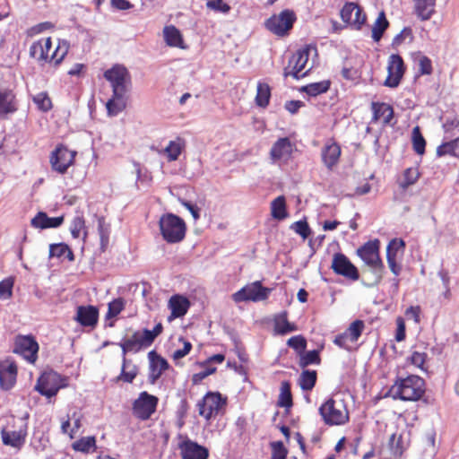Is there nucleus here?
<instances>
[{
    "label": "nucleus",
    "mask_w": 459,
    "mask_h": 459,
    "mask_svg": "<svg viewBox=\"0 0 459 459\" xmlns=\"http://www.w3.org/2000/svg\"><path fill=\"white\" fill-rule=\"evenodd\" d=\"M330 85L331 82L329 80H324L305 85L300 89V91L307 93L308 96L316 97L326 92L330 89Z\"/></svg>",
    "instance_id": "nucleus-40"
},
{
    "label": "nucleus",
    "mask_w": 459,
    "mask_h": 459,
    "mask_svg": "<svg viewBox=\"0 0 459 459\" xmlns=\"http://www.w3.org/2000/svg\"><path fill=\"white\" fill-rule=\"evenodd\" d=\"M122 358L121 373L117 376V381L132 383L138 374V368L132 360L127 359L126 357Z\"/></svg>",
    "instance_id": "nucleus-31"
},
{
    "label": "nucleus",
    "mask_w": 459,
    "mask_h": 459,
    "mask_svg": "<svg viewBox=\"0 0 459 459\" xmlns=\"http://www.w3.org/2000/svg\"><path fill=\"white\" fill-rule=\"evenodd\" d=\"M317 374L316 370H303L299 377V386L304 391H310L316 383Z\"/></svg>",
    "instance_id": "nucleus-42"
},
{
    "label": "nucleus",
    "mask_w": 459,
    "mask_h": 459,
    "mask_svg": "<svg viewBox=\"0 0 459 459\" xmlns=\"http://www.w3.org/2000/svg\"><path fill=\"white\" fill-rule=\"evenodd\" d=\"M13 282L11 279L0 281V299H8L12 296Z\"/></svg>",
    "instance_id": "nucleus-61"
},
{
    "label": "nucleus",
    "mask_w": 459,
    "mask_h": 459,
    "mask_svg": "<svg viewBox=\"0 0 459 459\" xmlns=\"http://www.w3.org/2000/svg\"><path fill=\"white\" fill-rule=\"evenodd\" d=\"M311 54L317 55V49L315 46L307 45L297 50L289 59L288 65L284 68L283 76L285 78L291 76L299 80L307 75V72L312 68L310 66L306 72L308 59Z\"/></svg>",
    "instance_id": "nucleus-6"
},
{
    "label": "nucleus",
    "mask_w": 459,
    "mask_h": 459,
    "mask_svg": "<svg viewBox=\"0 0 459 459\" xmlns=\"http://www.w3.org/2000/svg\"><path fill=\"white\" fill-rule=\"evenodd\" d=\"M181 455L183 459H207L209 452L204 446L186 440L181 446Z\"/></svg>",
    "instance_id": "nucleus-25"
},
{
    "label": "nucleus",
    "mask_w": 459,
    "mask_h": 459,
    "mask_svg": "<svg viewBox=\"0 0 459 459\" xmlns=\"http://www.w3.org/2000/svg\"><path fill=\"white\" fill-rule=\"evenodd\" d=\"M367 20L366 14L363 13L362 8L357 4V8L354 10V15L351 22V27L354 30H360L365 24Z\"/></svg>",
    "instance_id": "nucleus-52"
},
{
    "label": "nucleus",
    "mask_w": 459,
    "mask_h": 459,
    "mask_svg": "<svg viewBox=\"0 0 459 459\" xmlns=\"http://www.w3.org/2000/svg\"><path fill=\"white\" fill-rule=\"evenodd\" d=\"M425 393V381L418 376H409L405 378H398L389 388L385 397L394 400L418 401Z\"/></svg>",
    "instance_id": "nucleus-2"
},
{
    "label": "nucleus",
    "mask_w": 459,
    "mask_h": 459,
    "mask_svg": "<svg viewBox=\"0 0 459 459\" xmlns=\"http://www.w3.org/2000/svg\"><path fill=\"white\" fill-rule=\"evenodd\" d=\"M159 227L163 239L169 244L181 242L186 236V226L183 219L173 213L161 215Z\"/></svg>",
    "instance_id": "nucleus-5"
},
{
    "label": "nucleus",
    "mask_w": 459,
    "mask_h": 459,
    "mask_svg": "<svg viewBox=\"0 0 459 459\" xmlns=\"http://www.w3.org/2000/svg\"><path fill=\"white\" fill-rule=\"evenodd\" d=\"M364 327V322L358 319L353 321L344 333L349 338L350 342H357L359 337L361 335Z\"/></svg>",
    "instance_id": "nucleus-48"
},
{
    "label": "nucleus",
    "mask_w": 459,
    "mask_h": 459,
    "mask_svg": "<svg viewBox=\"0 0 459 459\" xmlns=\"http://www.w3.org/2000/svg\"><path fill=\"white\" fill-rule=\"evenodd\" d=\"M14 351L22 354L29 361L34 362L37 358L39 345L33 337L21 336L16 340Z\"/></svg>",
    "instance_id": "nucleus-19"
},
{
    "label": "nucleus",
    "mask_w": 459,
    "mask_h": 459,
    "mask_svg": "<svg viewBox=\"0 0 459 459\" xmlns=\"http://www.w3.org/2000/svg\"><path fill=\"white\" fill-rule=\"evenodd\" d=\"M64 222V216L48 217L44 212H39L30 221V225L35 229L46 230L60 227Z\"/></svg>",
    "instance_id": "nucleus-23"
},
{
    "label": "nucleus",
    "mask_w": 459,
    "mask_h": 459,
    "mask_svg": "<svg viewBox=\"0 0 459 459\" xmlns=\"http://www.w3.org/2000/svg\"><path fill=\"white\" fill-rule=\"evenodd\" d=\"M404 70L405 68L403 58L397 54L391 55L389 56L387 65L388 75L384 85L390 88L397 87L403 78Z\"/></svg>",
    "instance_id": "nucleus-13"
},
{
    "label": "nucleus",
    "mask_w": 459,
    "mask_h": 459,
    "mask_svg": "<svg viewBox=\"0 0 459 459\" xmlns=\"http://www.w3.org/2000/svg\"><path fill=\"white\" fill-rule=\"evenodd\" d=\"M271 98V87L268 83L258 82L256 87L255 104L260 108H266Z\"/></svg>",
    "instance_id": "nucleus-35"
},
{
    "label": "nucleus",
    "mask_w": 459,
    "mask_h": 459,
    "mask_svg": "<svg viewBox=\"0 0 459 459\" xmlns=\"http://www.w3.org/2000/svg\"><path fill=\"white\" fill-rule=\"evenodd\" d=\"M296 20L292 11L283 10L279 15L270 17L266 22V28L277 36H284L292 28Z\"/></svg>",
    "instance_id": "nucleus-10"
},
{
    "label": "nucleus",
    "mask_w": 459,
    "mask_h": 459,
    "mask_svg": "<svg viewBox=\"0 0 459 459\" xmlns=\"http://www.w3.org/2000/svg\"><path fill=\"white\" fill-rule=\"evenodd\" d=\"M437 156L451 154L459 157V136L448 143H445L437 148Z\"/></svg>",
    "instance_id": "nucleus-46"
},
{
    "label": "nucleus",
    "mask_w": 459,
    "mask_h": 459,
    "mask_svg": "<svg viewBox=\"0 0 459 459\" xmlns=\"http://www.w3.org/2000/svg\"><path fill=\"white\" fill-rule=\"evenodd\" d=\"M224 404L225 402L220 394L208 393L197 404L199 414L210 419L213 414H217Z\"/></svg>",
    "instance_id": "nucleus-15"
},
{
    "label": "nucleus",
    "mask_w": 459,
    "mask_h": 459,
    "mask_svg": "<svg viewBox=\"0 0 459 459\" xmlns=\"http://www.w3.org/2000/svg\"><path fill=\"white\" fill-rule=\"evenodd\" d=\"M322 160L325 167L332 170L339 162L341 147L335 142L327 143L321 152Z\"/></svg>",
    "instance_id": "nucleus-26"
},
{
    "label": "nucleus",
    "mask_w": 459,
    "mask_h": 459,
    "mask_svg": "<svg viewBox=\"0 0 459 459\" xmlns=\"http://www.w3.org/2000/svg\"><path fill=\"white\" fill-rule=\"evenodd\" d=\"M125 307V303L122 299H116L108 303V312L106 314V319H111L116 317Z\"/></svg>",
    "instance_id": "nucleus-53"
},
{
    "label": "nucleus",
    "mask_w": 459,
    "mask_h": 459,
    "mask_svg": "<svg viewBox=\"0 0 459 459\" xmlns=\"http://www.w3.org/2000/svg\"><path fill=\"white\" fill-rule=\"evenodd\" d=\"M73 450L84 454H89L96 450V438L93 436L81 437L71 445Z\"/></svg>",
    "instance_id": "nucleus-33"
},
{
    "label": "nucleus",
    "mask_w": 459,
    "mask_h": 459,
    "mask_svg": "<svg viewBox=\"0 0 459 459\" xmlns=\"http://www.w3.org/2000/svg\"><path fill=\"white\" fill-rule=\"evenodd\" d=\"M190 307L188 299L181 295H173L169 300V307L171 310V315L169 316V321L178 317L184 316Z\"/></svg>",
    "instance_id": "nucleus-27"
},
{
    "label": "nucleus",
    "mask_w": 459,
    "mask_h": 459,
    "mask_svg": "<svg viewBox=\"0 0 459 459\" xmlns=\"http://www.w3.org/2000/svg\"><path fill=\"white\" fill-rule=\"evenodd\" d=\"M206 7L216 13L227 14L230 11V6L223 0H210L206 3Z\"/></svg>",
    "instance_id": "nucleus-55"
},
{
    "label": "nucleus",
    "mask_w": 459,
    "mask_h": 459,
    "mask_svg": "<svg viewBox=\"0 0 459 459\" xmlns=\"http://www.w3.org/2000/svg\"><path fill=\"white\" fill-rule=\"evenodd\" d=\"M289 347L296 350L299 354L303 352L307 346V341L302 335H296L290 337L287 341Z\"/></svg>",
    "instance_id": "nucleus-57"
},
{
    "label": "nucleus",
    "mask_w": 459,
    "mask_h": 459,
    "mask_svg": "<svg viewBox=\"0 0 459 459\" xmlns=\"http://www.w3.org/2000/svg\"><path fill=\"white\" fill-rule=\"evenodd\" d=\"M297 326L288 321L287 312L284 311L274 318V331L277 334L285 335L287 333L295 332Z\"/></svg>",
    "instance_id": "nucleus-32"
},
{
    "label": "nucleus",
    "mask_w": 459,
    "mask_h": 459,
    "mask_svg": "<svg viewBox=\"0 0 459 459\" xmlns=\"http://www.w3.org/2000/svg\"><path fill=\"white\" fill-rule=\"evenodd\" d=\"M185 148V141L178 137L176 140L170 141L166 148L163 150V152L167 154L168 160L169 161L177 160L181 154L183 149Z\"/></svg>",
    "instance_id": "nucleus-38"
},
{
    "label": "nucleus",
    "mask_w": 459,
    "mask_h": 459,
    "mask_svg": "<svg viewBox=\"0 0 459 459\" xmlns=\"http://www.w3.org/2000/svg\"><path fill=\"white\" fill-rule=\"evenodd\" d=\"M271 289L263 287L261 281H256L247 284L239 290L235 292L232 295V299L236 303L244 301L258 302L265 300L269 297Z\"/></svg>",
    "instance_id": "nucleus-9"
},
{
    "label": "nucleus",
    "mask_w": 459,
    "mask_h": 459,
    "mask_svg": "<svg viewBox=\"0 0 459 459\" xmlns=\"http://www.w3.org/2000/svg\"><path fill=\"white\" fill-rule=\"evenodd\" d=\"M163 36L167 45L183 48V39L180 31L173 25L166 26Z\"/></svg>",
    "instance_id": "nucleus-34"
},
{
    "label": "nucleus",
    "mask_w": 459,
    "mask_h": 459,
    "mask_svg": "<svg viewBox=\"0 0 459 459\" xmlns=\"http://www.w3.org/2000/svg\"><path fill=\"white\" fill-rule=\"evenodd\" d=\"M33 103L42 112L49 111L53 105L47 91H41L32 97Z\"/></svg>",
    "instance_id": "nucleus-47"
},
{
    "label": "nucleus",
    "mask_w": 459,
    "mask_h": 459,
    "mask_svg": "<svg viewBox=\"0 0 459 459\" xmlns=\"http://www.w3.org/2000/svg\"><path fill=\"white\" fill-rule=\"evenodd\" d=\"M357 8V4L353 2L346 3L341 10V19L343 22L351 25L354 10Z\"/></svg>",
    "instance_id": "nucleus-56"
},
{
    "label": "nucleus",
    "mask_w": 459,
    "mask_h": 459,
    "mask_svg": "<svg viewBox=\"0 0 459 459\" xmlns=\"http://www.w3.org/2000/svg\"><path fill=\"white\" fill-rule=\"evenodd\" d=\"M17 379V366L11 359L0 361V387L8 391L11 390Z\"/></svg>",
    "instance_id": "nucleus-17"
},
{
    "label": "nucleus",
    "mask_w": 459,
    "mask_h": 459,
    "mask_svg": "<svg viewBox=\"0 0 459 459\" xmlns=\"http://www.w3.org/2000/svg\"><path fill=\"white\" fill-rule=\"evenodd\" d=\"M305 106V103L301 100H289L285 103L284 108L290 114H296L299 109Z\"/></svg>",
    "instance_id": "nucleus-63"
},
{
    "label": "nucleus",
    "mask_w": 459,
    "mask_h": 459,
    "mask_svg": "<svg viewBox=\"0 0 459 459\" xmlns=\"http://www.w3.org/2000/svg\"><path fill=\"white\" fill-rule=\"evenodd\" d=\"M271 215L277 221H282L288 217L286 200L283 195L278 196L271 203Z\"/></svg>",
    "instance_id": "nucleus-36"
},
{
    "label": "nucleus",
    "mask_w": 459,
    "mask_h": 459,
    "mask_svg": "<svg viewBox=\"0 0 459 459\" xmlns=\"http://www.w3.org/2000/svg\"><path fill=\"white\" fill-rule=\"evenodd\" d=\"M412 145L416 153L422 155L425 152L426 141L419 126L414 127L412 130Z\"/></svg>",
    "instance_id": "nucleus-49"
},
{
    "label": "nucleus",
    "mask_w": 459,
    "mask_h": 459,
    "mask_svg": "<svg viewBox=\"0 0 459 459\" xmlns=\"http://www.w3.org/2000/svg\"><path fill=\"white\" fill-rule=\"evenodd\" d=\"M179 341L183 342V347L181 349L176 350L173 352L172 358L174 359H179L184 358L185 356H186L190 352V351L192 349V344H191L190 342L186 341L182 337L179 338Z\"/></svg>",
    "instance_id": "nucleus-59"
},
{
    "label": "nucleus",
    "mask_w": 459,
    "mask_h": 459,
    "mask_svg": "<svg viewBox=\"0 0 459 459\" xmlns=\"http://www.w3.org/2000/svg\"><path fill=\"white\" fill-rule=\"evenodd\" d=\"M290 229H292L297 234L306 239L311 233V230L306 221H299L294 222Z\"/></svg>",
    "instance_id": "nucleus-58"
},
{
    "label": "nucleus",
    "mask_w": 459,
    "mask_h": 459,
    "mask_svg": "<svg viewBox=\"0 0 459 459\" xmlns=\"http://www.w3.org/2000/svg\"><path fill=\"white\" fill-rule=\"evenodd\" d=\"M371 108L373 112L372 122L382 119L384 126L391 123L394 117V109L389 104L372 102Z\"/></svg>",
    "instance_id": "nucleus-28"
},
{
    "label": "nucleus",
    "mask_w": 459,
    "mask_h": 459,
    "mask_svg": "<svg viewBox=\"0 0 459 459\" xmlns=\"http://www.w3.org/2000/svg\"><path fill=\"white\" fill-rule=\"evenodd\" d=\"M420 177V172L417 168H409L403 173V180L401 182L400 186L403 189L408 188L410 186L416 183Z\"/></svg>",
    "instance_id": "nucleus-50"
},
{
    "label": "nucleus",
    "mask_w": 459,
    "mask_h": 459,
    "mask_svg": "<svg viewBox=\"0 0 459 459\" xmlns=\"http://www.w3.org/2000/svg\"><path fill=\"white\" fill-rule=\"evenodd\" d=\"M53 27L54 25L50 22H40L30 28L28 30V34L29 36H35L44 32L45 30H50Z\"/></svg>",
    "instance_id": "nucleus-62"
},
{
    "label": "nucleus",
    "mask_w": 459,
    "mask_h": 459,
    "mask_svg": "<svg viewBox=\"0 0 459 459\" xmlns=\"http://www.w3.org/2000/svg\"><path fill=\"white\" fill-rule=\"evenodd\" d=\"M436 0H414L415 13L422 21H428L435 13Z\"/></svg>",
    "instance_id": "nucleus-30"
},
{
    "label": "nucleus",
    "mask_w": 459,
    "mask_h": 459,
    "mask_svg": "<svg viewBox=\"0 0 459 459\" xmlns=\"http://www.w3.org/2000/svg\"><path fill=\"white\" fill-rule=\"evenodd\" d=\"M148 359L150 361L148 379L149 382L153 385L160 377L161 374L169 368V365L168 361L155 351H151L148 353Z\"/></svg>",
    "instance_id": "nucleus-18"
},
{
    "label": "nucleus",
    "mask_w": 459,
    "mask_h": 459,
    "mask_svg": "<svg viewBox=\"0 0 459 459\" xmlns=\"http://www.w3.org/2000/svg\"><path fill=\"white\" fill-rule=\"evenodd\" d=\"M280 395L278 399V405L280 407L290 408L292 406V395L290 391V384L288 381H283L281 384Z\"/></svg>",
    "instance_id": "nucleus-44"
},
{
    "label": "nucleus",
    "mask_w": 459,
    "mask_h": 459,
    "mask_svg": "<svg viewBox=\"0 0 459 459\" xmlns=\"http://www.w3.org/2000/svg\"><path fill=\"white\" fill-rule=\"evenodd\" d=\"M414 62L418 65V73L420 75H429L432 74V62L431 60L421 52H415L412 54Z\"/></svg>",
    "instance_id": "nucleus-39"
},
{
    "label": "nucleus",
    "mask_w": 459,
    "mask_h": 459,
    "mask_svg": "<svg viewBox=\"0 0 459 459\" xmlns=\"http://www.w3.org/2000/svg\"><path fill=\"white\" fill-rule=\"evenodd\" d=\"M51 49V38H46L33 42L30 47L29 53L30 56L36 59L39 65H44L48 63L58 65L67 54L68 45L65 41L59 42L52 53H50Z\"/></svg>",
    "instance_id": "nucleus-3"
},
{
    "label": "nucleus",
    "mask_w": 459,
    "mask_h": 459,
    "mask_svg": "<svg viewBox=\"0 0 459 459\" xmlns=\"http://www.w3.org/2000/svg\"><path fill=\"white\" fill-rule=\"evenodd\" d=\"M272 448L271 459H286L288 450L281 441H274L270 444Z\"/></svg>",
    "instance_id": "nucleus-54"
},
{
    "label": "nucleus",
    "mask_w": 459,
    "mask_h": 459,
    "mask_svg": "<svg viewBox=\"0 0 459 459\" xmlns=\"http://www.w3.org/2000/svg\"><path fill=\"white\" fill-rule=\"evenodd\" d=\"M159 399L143 391L140 393L138 398L134 402L133 413L141 420L149 419L156 411Z\"/></svg>",
    "instance_id": "nucleus-12"
},
{
    "label": "nucleus",
    "mask_w": 459,
    "mask_h": 459,
    "mask_svg": "<svg viewBox=\"0 0 459 459\" xmlns=\"http://www.w3.org/2000/svg\"><path fill=\"white\" fill-rule=\"evenodd\" d=\"M74 319L84 327H95L99 319V309L91 305L79 306Z\"/></svg>",
    "instance_id": "nucleus-21"
},
{
    "label": "nucleus",
    "mask_w": 459,
    "mask_h": 459,
    "mask_svg": "<svg viewBox=\"0 0 459 459\" xmlns=\"http://www.w3.org/2000/svg\"><path fill=\"white\" fill-rule=\"evenodd\" d=\"M320 361L321 359L319 356V351L313 350L306 352L304 351L303 352L300 353L299 365V367L305 368L309 365H318L320 364Z\"/></svg>",
    "instance_id": "nucleus-45"
},
{
    "label": "nucleus",
    "mask_w": 459,
    "mask_h": 459,
    "mask_svg": "<svg viewBox=\"0 0 459 459\" xmlns=\"http://www.w3.org/2000/svg\"><path fill=\"white\" fill-rule=\"evenodd\" d=\"M388 24L385 13L381 12L372 27V39L374 41L377 42L380 40Z\"/></svg>",
    "instance_id": "nucleus-43"
},
{
    "label": "nucleus",
    "mask_w": 459,
    "mask_h": 459,
    "mask_svg": "<svg viewBox=\"0 0 459 459\" xmlns=\"http://www.w3.org/2000/svg\"><path fill=\"white\" fill-rule=\"evenodd\" d=\"M65 386H66V379L57 372L50 370L41 374L35 385V390L40 394L51 398Z\"/></svg>",
    "instance_id": "nucleus-8"
},
{
    "label": "nucleus",
    "mask_w": 459,
    "mask_h": 459,
    "mask_svg": "<svg viewBox=\"0 0 459 459\" xmlns=\"http://www.w3.org/2000/svg\"><path fill=\"white\" fill-rule=\"evenodd\" d=\"M117 345L122 350V357H126L128 352L137 353L142 349L151 346L150 342L145 340L143 331H135L130 337L123 339Z\"/></svg>",
    "instance_id": "nucleus-16"
},
{
    "label": "nucleus",
    "mask_w": 459,
    "mask_h": 459,
    "mask_svg": "<svg viewBox=\"0 0 459 459\" xmlns=\"http://www.w3.org/2000/svg\"><path fill=\"white\" fill-rule=\"evenodd\" d=\"M405 243L403 239H393L389 242L386 247V260L391 272L398 276L401 273L402 267L396 262L397 251L399 248H403Z\"/></svg>",
    "instance_id": "nucleus-24"
},
{
    "label": "nucleus",
    "mask_w": 459,
    "mask_h": 459,
    "mask_svg": "<svg viewBox=\"0 0 459 459\" xmlns=\"http://www.w3.org/2000/svg\"><path fill=\"white\" fill-rule=\"evenodd\" d=\"M319 412L328 425H342L349 420L348 410L342 401L328 399L320 408Z\"/></svg>",
    "instance_id": "nucleus-7"
},
{
    "label": "nucleus",
    "mask_w": 459,
    "mask_h": 459,
    "mask_svg": "<svg viewBox=\"0 0 459 459\" xmlns=\"http://www.w3.org/2000/svg\"><path fill=\"white\" fill-rule=\"evenodd\" d=\"M331 267L336 274L342 275L348 279L357 281L359 277L356 266L342 253H337L333 255Z\"/></svg>",
    "instance_id": "nucleus-14"
},
{
    "label": "nucleus",
    "mask_w": 459,
    "mask_h": 459,
    "mask_svg": "<svg viewBox=\"0 0 459 459\" xmlns=\"http://www.w3.org/2000/svg\"><path fill=\"white\" fill-rule=\"evenodd\" d=\"M75 155V152L70 151L65 145H58L51 152L49 158L52 169L60 174H65L67 171L68 168L71 165H73Z\"/></svg>",
    "instance_id": "nucleus-11"
},
{
    "label": "nucleus",
    "mask_w": 459,
    "mask_h": 459,
    "mask_svg": "<svg viewBox=\"0 0 459 459\" xmlns=\"http://www.w3.org/2000/svg\"><path fill=\"white\" fill-rule=\"evenodd\" d=\"M411 29L404 28L399 34H397L394 40L393 44L399 45L401 44L406 38H411Z\"/></svg>",
    "instance_id": "nucleus-64"
},
{
    "label": "nucleus",
    "mask_w": 459,
    "mask_h": 459,
    "mask_svg": "<svg viewBox=\"0 0 459 459\" xmlns=\"http://www.w3.org/2000/svg\"><path fill=\"white\" fill-rule=\"evenodd\" d=\"M18 105L15 94L12 90L0 91V118H5L8 115L17 111Z\"/></svg>",
    "instance_id": "nucleus-22"
},
{
    "label": "nucleus",
    "mask_w": 459,
    "mask_h": 459,
    "mask_svg": "<svg viewBox=\"0 0 459 459\" xmlns=\"http://www.w3.org/2000/svg\"><path fill=\"white\" fill-rule=\"evenodd\" d=\"M379 240L375 239L366 242L357 249V255L372 273L375 284H378L381 281L385 271V265L379 255Z\"/></svg>",
    "instance_id": "nucleus-4"
},
{
    "label": "nucleus",
    "mask_w": 459,
    "mask_h": 459,
    "mask_svg": "<svg viewBox=\"0 0 459 459\" xmlns=\"http://www.w3.org/2000/svg\"><path fill=\"white\" fill-rule=\"evenodd\" d=\"M292 143L288 137L278 139L272 146L270 158L273 163L287 160L292 153Z\"/></svg>",
    "instance_id": "nucleus-20"
},
{
    "label": "nucleus",
    "mask_w": 459,
    "mask_h": 459,
    "mask_svg": "<svg viewBox=\"0 0 459 459\" xmlns=\"http://www.w3.org/2000/svg\"><path fill=\"white\" fill-rule=\"evenodd\" d=\"M85 228V221L83 216L81 214H77L74 217L71 226L70 231L74 238H78L81 235V232Z\"/></svg>",
    "instance_id": "nucleus-51"
},
{
    "label": "nucleus",
    "mask_w": 459,
    "mask_h": 459,
    "mask_svg": "<svg viewBox=\"0 0 459 459\" xmlns=\"http://www.w3.org/2000/svg\"><path fill=\"white\" fill-rule=\"evenodd\" d=\"M5 446L20 449L25 443L26 432H1Z\"/></svg>",
    "instance_id": "nucleus-37"
},
{
    "label": "nucleus",
    "mask_w": 459,
    "mask_h": 459,
    "mask_svg": "<svg viewBox=\"0 0 459 459\" xmlns=\"http://www.w3.org/2000/svg\"><path fill=\"white\" fill-rule=\"evenodd\" d=\"M409 446L408 440L402 433L394 432L389 439V449L392 459H400Z\"/></svg>",
    "instance_id": "nucleus-29"
},
{
    "label": "nucleus",
    "mask_w": 459,
    "mask_h": 459,
    "mask_svg": "<svg viewBox=\"0 0 459 459\" xmlns=\"http://www.w3.org/2000/svg\"><path fill=\"white\" fill-rule=\"evenodd\" d=\"M163 326L160 323L157 324L152 330L143 329V332L145 335V340L152 345L158 335L162 333Z\"/></svg>",
    "instance_id": "nucleus-60"
},
{
    "label": "nucleus",
    "mask_w": 459,
    "mask_h": 459,
    "mask_svg": "<svg viewBox=\"0 0 459 459\" xmlns=\"http://www.w3.org/2000/svg\"><path fill=\"white\" fill-rule=\"evenodd\" d=\"M104 77L112 88V97L107 101L106 108L109 116H117L126 107L132 88L131 75L124 65H115L105 71Z\"/></svg>",
    "instance_id": "nucleus-1"
},
{
    "label": "nucleus",
    "mask_w": 459,
    "mask_h": 459,
    "mask_svg": "<svg viewBox=\"0 0 459 459\" xmlns=\"http://www.w3.org/2000/svg\"><path fill=\"white\" fill-rule=\"evenodd\" d=\"M49 257H66L69 261H73L74 259L73 251L65 243L50 244Z\"/></svg>",
    "instance_id": "nucleus-41"
}]
</instances>
